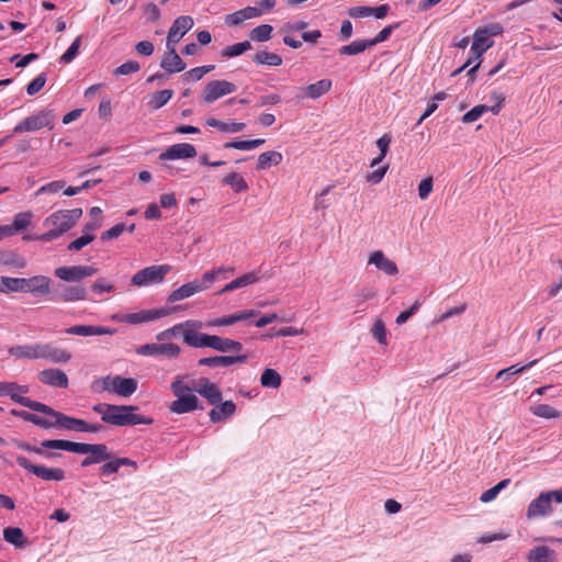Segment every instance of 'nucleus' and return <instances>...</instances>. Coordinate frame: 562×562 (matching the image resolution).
Masks as SVG:
<instances>
[{
  "mask_svg": "<svg viewBox=\"0 0 562 562\" xmlns=\"http://www.w3.org/2000/svg\"><path fill=\"white\" fill-rule=\"evenodd\" d=\"M138 406L135 405H113L108 403H99L92 407V411L101 416V420L105 424L125 427L135 425H151V417L137 414Z\"/></svg>",
  "mask_w": 562,
  "mask_h": 562,
  "instance_id": "obj_1",
  "label": "nucleus"
},
{
  "mask_svg": "<svg viewBox=\"0 0 562 562\" xmlns=\"http://www.w3.org/2000/svg\"><path fill=\"white\" fill-rule=\"evenodd\" d=\"M42 446L45 448L65 450L74 453L90 454L95 463H101L112 458V453L109 451L104 443H83L74 442L63 439H47L42 441Z\"/></svg>",
  "mask_w": 562,
  "mask_h": 562,
  "instance_id": "obj_2",
  "label": "nucleus"
},
{
  "mask_svg": "<svg viewBox=\"0 0 562 562\" xmlns=\"http://www.w3.org/2000/svg\"><path fill=\"white\" fill-rule=\"evenodd\" d=\"M81 215L82 210L80 207L54 212L44 221V226L48 227V231L38 236L37 239L42 241L56 239L72 228Z\"/></svg>",
  "mask_w": 562,
  "mask_h": 562,
  "instance_id": "obj_3",
  "label": "nucleus"
},
{
  "mask_svg": "<svg viewBox=\"0 0 562 562\" xmlns=\"http://www.w3.org/2000/svg\"><path fill=\"white\" fill-rule=\"evenodd\" d=\"M94 392H113L122 397H128L137 390V382L132 378H123L121 375L104 376L92 383Z\"/></svg>",
  "mask_w": 562,
  "mask_h": 562,
  "instance_id": "obj_4",
  "label": "nucleus"
},
{
  "mask_svg": "<svg viewBox=\"0 0 562 562\" xmlns=\"http://www.w3.org/2000/svg\"><path fill=\"white\" fill-rule=\"evenodd\" d=\"M169 265L148 266L137 271L131 278V284L136 288L150 286L161 283L170 272Z\"/></svg>",
  "mask_w": 562,
  "mask_h": 562,
  "instance_id": "obj_5",
  "label": "nucleus"
},
{
  "mask_svg": "<svg viewBox=\"0 0 562 562\" xmlns=\"http://www.w3.org/2000/svg\"><path fill=\"white\" fill-rule=\"evenodd\" d=\"M56 115L53 110H42L36 114L30 115L19 122L14 128L13 133H26V132H35L43 127H47L52 130L54 127Z\"/></svg>",
  "mask_w": 562,
  "mask_h": 562,
  "instance_id": "obj_6",
  "label": "nucleus"
},
{
  "mask_svg": "<svg viewBox=\"0 0 562 562\" xmlns=\"http://www.w3.org/2000/svg\"><path fill=\"white\" fill-rule=\"evenodd\" d=\"M32 411L42 413L46 416H50L53 418H57V424L59 428H64L67 430H75V431H83L85 420L70 417L68 415H65L60 412H57L53 409L52 407L47 406L46 404H43L41 402H34L32 404Z\"/></svg>",
  "mask_w": 562,
  "mask_h": 562,
  "instance_id": "obj_7",
  "label": "nucleus"
},
{
  "mask_svg": "<svg viewBox=\"0 0 562 562\" xmlns=\"http://www.w3.org/2000/svg\"><path fill=\"white\" fill-rule=\"evenodd\" d=\"M15 462L27 472L44 481H63L66 477L65 471L63 469L47 468L45 465L34 464L23 456H16Z\"/></svg>",
  "mask_w": 562,
  "mask_h": 562,
  "instance_id": "obj_8",
  "label": "nucleus"
},
{
  "mask_svg": "<svg viewBox=\"0 0 562 562\" xmlns=\"http://www.w3.org/2000/svg\"><path fill=\"white\" fill-rule=\"evenodd\" d=\"M236 85L227 80H212L206 83L202 93V100L205 104H212L222 97L235 92Z\"/></svg>",
  "mask_w": 562,
  "mask_h": 562,
  "instance_id": "obj_9",
  "label": "nucleus"
},
{
  "mask_svg": "<svg viewBox=\"0 0 562 562\" xmlns=\"http://www.w3.org/2000/svg\"><path fill=\"white\" fill-rule=\"evenodd\" d=\"M98 270L92 266H70L58 267L54 274L65 282H79L85 278L92 277Z\"/></svg>",
  "mask_w": 562,
  "mask_h": 562,
  "instance_id": "obj_10",
  "label": "nucleus"
},
{
  "mask_svg": "<svg viewBox=\"0 0 562 562\" xmlns=\"http://www.w3.org/2000/svg\"><path fill=\"white\" fill-rule=\"evenodd\" d=\"M27 392L29 386L26 385H20L15 382H0V396H10L13 402L32 409V404L35 401L19 394Z\"/></svg>",
  "mask_w": 562,
  "mask_h": 562,
  "instance_id": "obj_11",
  "label": "nucleus"
},
{
  "mask_svg": "<svg viewBox=\"0 0 562 562\" xmlns=\"http://www.w3.org/2000/svg\"><path fill=\"white\" fill-rule=\"evenodd\" d=\"M180 347L176 344H145L136 352L142 356H164L166 358H177L180 355Z\"/></svg>",
  "mask_w": 562,
  "mask_h": 562,
  "instance_id": "obj_12",
  "label": "nucleus"
},
{
  "mask_svg": "<svg viewBox=\"0 0 562 562\" xmlns=\"http://www.w3.org/2000/svg\"><path fill=\"white\" fill-rule=\"evenodd\" d=\"M37 359H46L54 363H65L71 358V353L53 344H36Z\"/></svg>",
  "mask_w": 562,
  "mask_h": 562,
  "instance_id": "obj_13",
  "label": "nucleus"
},
{
  "mask_svg": "<svg viewBox=\"0 0 562 562\" xmlns=\"http://www.w3.org/2000/svg\"><path fill=\"white\" fill-rule=\"evenodd\" d=\"M194 391L204 397L210 405H218L222 401V391L218 385L206 378L196 381Z\"/></svg>",
  "mask_w": 562,
  "mask_h": 562,
  "instance_id": "obj_14",
  "label": "nucleus"
},
{
  "mask_svg": "<svg viewBox=\"0 0 562 562\" xmlns=\"http://www.w3.org/2000/svg\"><path fill=\"white\" fill-rule=\"evenodd\" d=\"M193 24V19L189 15H181L177 18L168 31L167 45L175 46V44H177L181 37L192 29Z\"/></svg>",
  "mask_w": 562,
  "mask_h": 562,
  "instance_id": "obj_15",
  "label": "nucleus"
},
{
  "mask_svg": "<svg viewBox=\"0 0 562 562\" xmlns=\"http://www.w3.org/2000/svg\"><path fill=\"white\" fill-rule=\"evenodd\" d=\"M196 156V149L188 143H179L169 146L159 155V160L189 159Z\"/></svg>",
  "mask_w": 562,
  "mask_h": 562,
  "instance_id": "obj_16",
  "label": "nucleus"
},
{
  "mask_svg": "<svg viewBox=\"0 0 562 562\" xmlns=\"http://www.w3.org/2000/svg\"><path fill=\"white\" fill-rule=\"evenodd\" d=\"M175 396L177 397V400L171 402V404L169 405L170 412L175 414H184L193 412L195 409H203V406L200 404L198 396L194 394Z\"/></svg>",
  "mask_w": 562,
  "mask_h": 562,
  "instance_id": "obj_17",
  "label": "nucleus"
},
{
  "mask_svg": "<svg viewBox=\"0 0 562 562\" xmlns=\"http://www.w3.org/2000/svg\"><path fill=\"white\" fill-rule=\"evenodd\" d=\"M552 512L551 501L549 494L546 492L535 498L528 506L526 517L533 519L537 517L546 516Z\"/></svg>",
  "mask_w": 562,
  "mask_h": 562,
  "instance_id": "obj_18",
  "label": "nucleus"
},
{
  "mask_svg": "<svg viewBox=\"0 0 562 562\" xmlns=\"http://www.w3.org/2000/svg\"><path fill=\"white\" fill-rule=\"evenodd\" d=\"M369 265H373L378 270L386 276H396L398 268L395 261L389 259L382 250H375L370 254L368 259Z\"/></svg>",
  "mask_w": 562,
  "mask_h": 562,
  "instance_id": "obj_19",
  "label": "nucleus"
},
{
  "mask_svg": "<svg viewBox=\"0 0 562 562\" xmlns=\"http://www.w3.org/2000/svg\"><path fill=\"white\" fill-rule=\"evenodd\" d=\"M160 67L168 74L180 72L186 69V63L177 54L175 46L167 45V52L164 54L160 61Z\"/></svg>",
  "mask_w": 562,
  "mask_h": 562,
  "instance_id": "obj_20",
  "label": "nucleus"
},
{
  "mask_svg": "<svg viewBox=\"0 0 562 562\" xmlns=\"http://www.w3.org/2000/svg\"><path fill=\"white\" fill-rule=\"evenodd\" d=\"M491 33L487 27L479 29L473 34V43L471 46V52L473 54L472 58L477 60L483 53H485L491 46L492 42H490Z\"/></svg>",
  "mask_w": 562,
  "mask_h": 562,
  "instance_id": "obj_21",
  "label": "nucleus"
},
{
  "mask_svg": "<svg viewBox=\"0 0 562 562\" xmlns=\"http://www.w3.org/2000/svg\"><path fill=\"white\" fill-rule=\"evenodd\" d=\"M247 360L246 355L237 356H214L201 358L198 361L199 366L216 368V367H228L235 363H244Z\"/></svg>",
  "mask_w": 562,
  "mask_h": 562,
  "instance_id": "obj_22",
  "label": "nucleus"
},
{
  "mask_svg": "<svg viewBox=\"0 0 562 562\" xmlns=\"http://www.w3.org/2000/svg\"><path fill=\"white\" fill-rule=\"evenodd\" d=\"M168 314L169 310L167 308L143 310L136 313L125 315L124 321H126L130 324H140L145 322L159 319Z\"/></svg>",
  "mask_w": 562,
  "mask_h": 562,
  "instance_id": "obj_23",
  "label": "nucleus"
},
{
  "mask_svg": "<svg viewBox=\"0 0 562 562\" xmlns=\"http://www.w3.org/2000/svg\"><path fill=\"white\" fill-rule=\"evenodd\" d=\"M38 379L43 384L66 389L68 386V376L60 369H45L38 373Z\"/></svg>",
  "mask_w": 562,
  "mask_h": 562,
  "instance_id": "obj_24",
  "label": "nucleus"
},
{
  "mask_svg": "<svg viewBox=\"0 0 562 562\" xmlns=\"http://www.w3.org/2000/svg\"><path fill=\"white\" fill-rule=\"evenodd\" d=\"M24 292L33 295H45L50 291V279L46 276H35L25 279Z\"/></svg>",
  "mask_w": 562,
  "mask_h": 562,
  "instance_id": "obj_25",
  "label": "nucleus"
},
{
  "mask_svg": "<svg viewBox=\"0 0 562 562\" xmlns=\"http://www.w3.org/2000/svg\"><path fill=\"white\" fill-rule=\"evenodd\" d=\"M68 335H78V336H101V335H113L115 329L103 327V326H93V325H75L68 327L65 330Z\"/></svg>",
  "mask_w": 562,
  "mask_h": 562,
  "instance_id": "obj_26",
  "label": "nucleus"
},
{
  "mask_svg": "<svg viewBox=\"0 0 562 562\" xmlns=\"http://www.w3.org/2000/svg\"><path fill=\"white\" fill-rule=\"evenodd\" d=\"M209 348H212L218 352H238L243 350V344L231 338L211 335Z\"/></svg>",
  "mask_w": 562,
  "mask_h": 562,
  "instance_id": "obj_27",
  "label": "nucleus"
},
{
  "mask_svg": "<svg viewBox=\"0 0 562 562\" xmlns=\"http://www.w3.org/2000/svg\"><path fill=\"white\" fill-rule=\"evenodd\" d=\"M88 293L82 285H65L56 295V300L63 302H76L87 300Z\"/></svg>",
  "mask_w": 562,
  "mask_h": 562,
  "instance_id": "obj_28",
  "label": "nucleus"
},
{
  "mask_svg": "<svg viewBox=\"0 0 562 562\" xmlns=\"http://www.w3.org/2000/svg\"><path fill=\"white\" fill-rule=\"evenodd\" d=\"M183 341L193 348H205L209 347L211 335L200 333L192 328H183L182 330Z\"/></svg>",
  "mask_w": 562,
  "mask_h": 562,
  "instance_id": "obj_29",
  "label": "nucleus"
},
{
  "mask_svg": "<svg viewBox=\"0 0 562 562\" xmlns=\"http://www.w3.org/2000/svg\"><path fill=\"white\" fill-rule=\"evenodd\" d=\"M203 288L204 286L199 285V281H192V282H188L186 284H182L181 286H179L178 289L173 290L169 294L168 302L173 303V302H177V301H181V300L188 299V297L194 295L195 293L203 291Z\"/></svg>",
  "mask_w": 562,
  "mask_h": 562,
  "instance_id": "obj_30",
  "label": "nucleus"
},
{
  "mask_svg": "<svg viewBox=\"0 0 562 562\" xmlns=\"http://www.w3.org/2000/svg\"><path fill=\"white\" fill-rule=\"evenodd\" d=\"M215 406L216 407L212 408L209 413L210 419L214 424L233 416L236 412V405L233 401H225Z\"/></svg>",
  "mask_w": 562,
  "mask_h": 562,
  "instance_id": "obj_31",
  "label": "nucleus"
},
{
  "mask_svg": "<svg viewBox=\"0 0 562 562\" xmlns=\"http://www.w3.org/2000/svg\"><path fill=\"white\" fill-rule=\"evenodd\" d=\"M528 562H555V551L547 546H538L531 549L527 557Z\"/></svg>",
  "mask_w": 562,
  "mask_h": 562,
  "instance_id": "obj_32",
  "label": "nucleus"
},
{
  "mask_svg": "<svg viewBox=\"0 0 562 562\" xmlns=\"http://www.w3.org/2000/svg\"><path fill=\"white\" fill-rule=\"evenodd\" d=\"M538 359H535L524 366H520L519 363H516V364H513L508 368H505V369H502L499 370L496 375H495V379L496 380H503L504 382H507L509 381L514 375L516 374H519V373H522L524 371H526L527 369H530L532 368L533 366H536L538 363Z\"/></svg>",
  "mask_w": 562,
  "mask_h": 562,
  "instance_id": "obj_33",
  "label": "nucleus"
},
{
  "mask_svg": "<svg viewBox=\"0 0 562 562\" xmlns=\"http://www.w3.org/2000/svg\"><path fill=\"white\" fill-rule=\"evenodd\" d=\"M206 125L215 127L224 133H238L245 130L246 125L241 122H223L215 117H207Z\"/></svg>",
  "mask_w": 562,
  "mask_h": 562,
  "instance_id": "obj_34",
  "label": "nucleus"
},
{
  "mask_svg": "<svg viewBox=\"0 0 562 562\" xmlns=\"http://www.w3.org/2000/svg\"><path fill=\"white\" fill-rule=\"evenodd\" d=\"M283 157L282 154L276 150L265 151L259 155L257 160V170H266L272 166H278L281 164Z\"/></svg>",
  "mask_w": 562,
  "mask_h": 562,
  "instance_id": "obj_35",
  "label": "nucleus"
},
{
  "mask_svg": "<svg viewBox=\"0 0 562 562\" xmlns=\"http://www.w3.org/2000/svg\"><path fill=\"white\" fill-rule=\"evenodd\" d=\"M331 88L330 79H321L315 83H311L304 88L305 95L310 99H318L327 93Z\"/></svg>",
  "mask_w": 562,
  "mask_h": 562,
  "instance_id": "obj_36",
  "label": "nucleus"
},
{
  "mask_svg": "<svg viewBox=\"0 0 562 562\" xmlns=\"http://www.w3.org/2000/svg\"><path fill=\"white\" fill-rule=\"evenodd\" d=\"M31 223V213L24 212L19 213L14 216L13 222L10 225L2 226V231L7 232V235H12L16 232L24 231Z\"/></svg>",
  "mask_w": 562,
  "mask_h": 562,
  "instance_id": "obj_37",
  "label": "nucleus"
},
{
  "mask_svg": "<svg viewBox=\"0 0 562 562\" xmlns=\"http://www.w3.org/2000/svg\"><path fill=\"white\" fill-rule=\"evenodd\" d=\"M122 465H131L136 468V463L128 458H115L106 460L100 468V471L103 475H111L116 473Z\"/></svg>",
  "mask_w": 562,
  "mask_h": 562,
  "instance_id": "obj_38",
  "label": "nucleus"
},
{
  "mask_svg": "<svg viewBox=\"0 0 562 562\" xmlns=\"http://www.w3.org/2000/svg\"><path fill=\"white\" fill-rule=\"evenodd\" d=\"M258 281V277L254 272H248L232 282L227 283L220 292L218 294H224L226 292H231L233 290L247 286L249 284H252Z\"/></svg>",
  "mask_w": 562,
  "mask_h": 562,
  "instance_id": "obj_39",
  "label": "nucleus"
},
{
  "mask_svg": "<svg viewBox=\"0 0 562 562\" xmlns=\"http://www.w3.org/2000/svg\"><path fill=\"white\" fill-rule=\"evenodd\" d=\"M252 61L257 65L280 66L282 58L278 54L260 50L252 56Z\"/></svg>",
  "mask_w": 562,
  "mask_h": 562,
  "instance_id": "obj_40",
  "label": "nucleus"
},
{
  "mask_svg": "<svg viewBox=\"0 0 562 562\" xmlns=\"http://www.w3.org/2000/svg\"><path fill=\"white\" fill-rule=\"evenodd\" d=\"M186 326H193V327H201L202 324L200 322H191V321H188L186 323H182V324H177L175 325L173 327L171 328H168L164 331H160L159 334H157L156 336V339L158 341H164V340H168L170 339L172 336H177L179 334H182V330Z\"/></svg>",
  "mask_w": 562,
  "mask_h": 562,
  "instance_id": "obj_41",
  "label": "nucleus"
},
{
  "mask_svg": "<svg viewBox=\"0 0 562 562\" xmlns=\"http://www.w3.org/2000/svg\"><path fill=\"white\" fill-rule=\"evenodd\" d=\"M172 95L173 90L171 89L156 91L151 94L150 100L148 101V106L153 110H158L167 104Z\"/></svg>",
  "mask_w": 562,
  "mask_h": 562,
  "instance_id": "obj_42",
  "label": "nucleus"
},
{
  "mask_svg": "<svg viewBox=\"0 0 562 562\" xmlns=\"http://www.w3.org/2000/svg\"><path fill=\"white\" fill-rule=\"evenodd\" d=\"M1 292H24L25 278L1 277Z\"/></svg>",
  "mask_w": 562,
  "mask_h": 562,
  "instance_id": "obj_43",
  "label": "nucleus"
},
{
  "mask_svg": "<svg viewBox=\"0 0 562 562\" xmlns=\"http://www.w3.org/2000/svg\"><path fill=\"white\" fill-rule=\"evenodd\" d=\"M3 538L7 542L15 546L23 547L25 544V537L21 528L7 527L3 529Z\"/></svg>",
  "mask_w": 562,
  "mask_h": 562,
  "instance_id": "obj_44",
  "label": "nucleus"
},
{
  "mask_svg": "<svg viewBox=\"0 0 562 562\" xmlns=\"http://www.w3.org/2000/svg\"><path fill=\"white\" fill-rule=\"evenodd\" d=\"M530 412L544 419H555L561 417V412L548 404H537L530 407Z\"/></svg>",
  "mask_w": 562,
  "mask_h": 562,
  "instance_id": "obj_45",
  "label": "nucleus"
},
{
  "mask_svg": "<svg viewBox=\"0 0 562 562\" xmlns=\"http://www.w3.org/2000/svg\"><path fill=\"white\" fill-rule=\"evenodd\" d=\"M10 355L15 356L22 359L35 360L36 356V344L34 345H23V346H14L9 349Z\"/></svg>",
  "mask_w": 562,
  "mask_h": 562,
  "instance_id": "obj_46",
  "label": "nucleus"
},
{
  "mask_svg": "<svg viewBox=\"0 0 562 562\" xmlns=\"http://www.w3.org/2000/svg\"><path fill=\"white\" fill-rule=\"evenodd\" d=\"M391 143H392V137L389 134H383L376 140V146L380 150V155L371 161L370 167L373 168V167L378 166L385 158L386 154L389 153Z\"/></svg>",
  "mask_w": 562,
  "mask_h": 562,
  "instance_id": "obj_47",
  "label": "nucleus"
},
{
  "mask_svg": "<svg viewBox=\"0 0 562 562\" xmlns=\"http://www.w3.org/2000/svg\"><path fill=\"white\" fill-rule=\"evenodd\" d=\"M262 144H265V139L257 138V139H251V140H232V142H227V143L224 144L223 147L226 148V149L235 148V149H239V150H251V149L258 148Z\"/></svg>",
  "mask_w": 562,
  "mask_h": 562,
  "instance_id": "obj_48",
  "label": "nucleus"
},
{
  "mask_svg": "<svg viewBox=\"0 0 562 562\" xmlns=\"http://www.w3.org/2000/svg\"><path fill=\"white\" fill-rule=\"evenodd\" d=\"M273 27L270 24H261L252 29L249 33V37L255 42H267L271 38Z\"/></svg>",
  "mask_w": 562,
  "mask_h": 562,
  "instance_id": "obj_49",
  "label": "nucleus"
},
{
  "mask_svg": "<svg viewBox=\"0 0 562 562\" xmlns=\"http://www.w3.org/2000/svg\"><path fill=\"white\" fill-rule=\"evenodd\" d=\"M260 383L265 387L278 389L281 385V375L273 369H266L261 374Z\"/></svg>",
  "mask_w": 562,
  "mask_h": 562,
  "instance_id": "obj_50",
  "label": "nucleus"
},
{
  "mask_svg": "<svg viewBox=\"0 0 562 562\" xmlns=\"http://www.w3.org/2000/svg\"><path fill=\"white\" fill-rule=\"evenodd\" d=\"M252 48L251 43L249 41H244L236 43L234 45L225 47L221 54L223 57H235L244 54L247 50H250Z\"/></svg>",
  "mask_w": 562,
  "mask_h": 562,
  "instance_id": "obj_51",
  "label": "nucleus"
},
{
  "mask_svg": "<svg viewBox=\"0 0 562 562\" xmlns=\"http://www.w3.org/2000/svg\"><path fill=\"white\" fill-rule=\"evenodd\" d=\"M371 47L368 40L355 41L339 48L340 55H357Z\"/></svg>",
  "mask_w": 562,
  "mask_h": 562,
  "instance_id": "obj_52",
  "label": "nucleus"
},
{
  "mask_svg": "<svg viewBox=\"0 0 562 562\" xmlns=\"http://www.w3.org/2000/svg\"><path fill=\"white\" fill-rule=\"evenodd\" d=\"M226 186H231L235 192H243L248 190V184L245 179L236 172L228 173L222 181Z\"/></svg>",
  "mask_w": 562,
  "mask_h": 562,
  "instance_id": "obj_53",
  "label": "nucleus"
},
{
  "mask_svg": "<svg viewBox=\"0 0 562 562\" xmlns=\"http://www.w3.org/2000/svg\"><path fill=\"white\" fill-rule=\"evenodd\" d=\"M25 260L16 256L12 251L0 250V266H13L15 268H24Z\"/></svg>",
  "mask_w": 562,
  "mask_h": 562,
  "instance_id": "obj_54",
  "label": "nucleus"
},
{
  "mask_svg": "<svg viewBox=\"0 0 562 562\" xmlns=\"http://www.w3.org/2000/svg\"><path fill=\"white\" fill-rule=\"evenodd\" d=\"M14 445H15L16 448H19V449H21L23 451L33 452L35 454L44 456L47 459H52V458L57 457V454L54 453V452L45 451L46 448L43 447L42 445L40 447H36V446L30 445L26 441H21V440H16L14 442Z\"/></svg>",
  "mask_w": 562,
  "mask_h": 562,
  "instance_id": "obj_55",
  "label": "nucleus"
},
{
  "mask_svg": "<svg viewBox=\"0 0 562 562\" xmlns=\"http://www.w3.org/2000/svg\"><path fill=\"white\" fill-rule=\"evenodd\" d=\"M224 272H234V268H217V269H214V270H211V271H207L205 272L203 276H202V281L199 282V285H202L204 286L203 288V291L209 289L210 285L215 281V279L224 273Z\"/></svg>",
  "mask_w": 562,
  "mask_h": 562,
  "instance_id": "obj_56",
  "label": "nucleus"
},
{
  "mask_svg": "<svg viewBox=\"0 0 562 562\" xmlns=\"http://www.w3.org/2000/svg\"><path fill=\"white\" fill-rule=\"evenodd\" d=\"M487 111H490V106L484 104L476 105L462 116V122L465 124L473 123Z\"/></svg>",
  "mask_w": 562,
  "mask_h": 562,
  "instance_id": "obj_57",
  "label": "nucleus"
},
{
  "mask_svg": "<svg viewBox=\"0 0 562 562\" xmlns=\"http://www.w3.org/2000/svg\"><path fill=\"white\" fill-rule=\"evenodd\" d=\"M378 295V291L372 286L360 289L355 294L357 306L363 305L367 301L374 299Z\"/></svg>",
  "mask_w": 562,
  "mask_h": 562,
  "instance_id": "obj_58",
  "label": "nucleus"
},
{
  "mask_svg": "<svg viewBox=\"0 0 562 562\" xmlns=\"http://www.w3.org/2000/svg\"><path fill=\"white\" fill-rule=\"evenodd\" d=\"M29 423H32L41 428H44V429L58 427L57 418H53L50 416L42 417V416H38L35 414H32Z\"/></svg>",
  "mask_w": 562,
  "mask_h": 562,
  "instance_id": "obj_59",
  "label": "nucleus"
},
{
  "mask_svg": "<svg viewBox=\"0 0 562 562\" xmlns=\"http://www.w3.org/2000/svg\"><path fill=\"white\" fill-rule=\"evenodd\" d=\"M47 80V76L45 72L40 74L36 76L27 86H26V93L29 95H34L38 91L43 89Z\"/></svg>",
  "mask_w": 562,
  "mask_h": 562,
  "instance_id": "obj_60",
  "label": "nucleus"
},
{
  "mask_svg": "<svg viewBox=\"0 0 562 562\" xmlns=\"http://www.w3.org/2000/svg\"><path fill=\"white\" fill-rule=\"evenodd\" d=\"M140 65L136 60H127L114 69V76H125L139 71Z\"/></svg>",
  "mask_w": 562,
  "mask_h": 562,
  "instance_id": "obj_61",
  "label": "nucleus"
},
{
  "mask_svg": "<svg viewBox=\"0 0 562 562\" xmlns=\"http://www.w3.org/2000/svg\"><path fill=\"white\" fill-rule=\"evenodd\" d=\"M81 45V36L75 38L69 48L61 55L60 60L65 64L71 63L78 55Z\"/></svg>",
  "mask_w": 562,
  "mask_h": 562,
  "instance_id": "obj_62",
  "label": "nucleus"
},
{
  "mask_svg": "<svg viewBox=\"0 0 562 562\" xmlns=\"http://www.w3.org/2000/svg\"><path fill=\"white\" fill-rule=\"evenodd\" d=\"M171 390L173 395H187L192 394L191 392L194 391V386H189L183 382L182 376H177L175 381L171 383Z\"/></svg>",
  "mask_w": 562,
  "mask_h": 562,
  "instance_id": "obj_63",
  "label": "nucleus"
},
{
  "mask_svg": "<svg viewBox=\"0 0 562 562\" xmlns=\"http://www.w3.org/2000/svg\"><path fill=\"white\" fill-rule=\"evenodd\" d=\"M371 333L381 345L387 344L385 325L381 319L374 322Z\"/></svg>",
  "mask_w": 562,
  "mask_h": 562,
  "instance_id": "obj_64",
  "label": "nucleus"
}]
</instances>
